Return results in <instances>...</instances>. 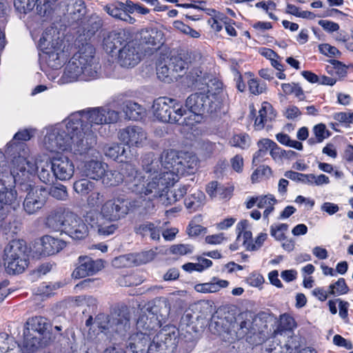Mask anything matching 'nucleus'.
I'll list each match as a JSON object with an SVG mask.
<instances>
[{"instance_id": "nucleus-17", "label": "nucleus", "mask_w": 353, "mask_h": 353, "mask_svg": "<svg viewBox=\"0 0 353 353\" xmlns=\"http://www.w3.org/2000/svg\"><path fill=\"white\" fill-rule=\"evenodd\" d=\"M51 169L55 179L60 181L70 179L74 172L73 162L65 156H57L51 160Z\"/></svg>"}, {"instance_id": "nucleus-5", "label": "nucleus", "mask_w": 353, "mask_h": 353, "mask_svg": "<svg viewBox=\"0 0 353 353\" xmlns=\"http://www.w3.org/2000/svg\"><path fill=\"white\" fill-rule=\"evenodd\" d=\"M177 343L184 353H189L194 348L196 340L190 332L182 333L177 340V334L174 331L163 329L154 336L148 353H179Z\"/></svg>"}, {"instance_id": "nucleus-20", "label": "nucleus", "mask_w": 353, "mask_h": 353, "mask_svg": "<svg viewBox=\"0 0 353 353\" xmlns=\"http://www.w3.org/2000/svg\"><path fill=\"white\" fill-rule=\"evenodd\" d=\"M66 245L64 241L50 235L42 236L37 244V252L41 256H49L58 253Z\"/></svg>"}, {"instance_id": "nucleus-11", "label": "nucleus", "mask_w": 353, "mask_h": 353, "mask_svg": "<svg viewBox=\"0 0 353 353\" xmlns=\"http://www.w3.org/2000/svg\"><path fill=\"white\" fill-rule=\"evenodd\" d=\"M132 206V202L123 196L108 200L101 207V219L108 221L119 220L126 215Z\"/></svg>"}, {"instance_id": "nucleus-54", "label": "nucleus", "mask_w": 353, "mask_h": 353, "mask_svg": "<svg viewBox=\"0 0 353 353\" xmlns=\"http://www.w3.org/2000/svg\"><path fill=\"white\" fill-rule=\"evenodd\" d=\"M330 294H345L349 292V288L347 285L345 281L343 278H340L339 280L329 286Z\"/></svg>"}, {"instance_id": "nucleus-22", "label": "nucleus", "mask_w": 353, "mask_h": 353, "mask_svg": "<svg viewBox=\"0 0 353 353\" xmlns=\"http://www.w3.org/2000/svg\"><path fill=\"white\" fill-rule=\"evenodd\" d=\"M131 313L127 306H122L113 312L114 332L125 336L130 329Z\"/></svg>"}, {"instance_id": "nucleus-2", "label": "nucleus", "mask_w": 353, "mask_h": 353, "mask_svg": "<svg viewBox=\"0 0 353 353\" xmlns=\"http://www.w3.org/2000/svg\"><path fill=\"white\" fill-rule=\"evenodd\" d=\"M34 132L32 128L19 130L7 144L6 153L12 158L10 175L14 183H24L37 170L34 158L23 143L33 137Z\"/></svg>"}, {"instance_id": "nucleus-40", "label": "nucleus", "mask_w": 353, "mask_h": 353, "mask_svg": "<svg viewBox=\"0 0 353 353\" xmlns=\"http://www.w3.org/2000/svg\"><path fill=\"white\" fill-rule=\"evenodd\" d=\"M24 339L21 346V350L23 353H32L39 346L41 339L30 333L29 331H24Z\"/></svg>"}, {"instance_id": "nucleus-23", "label": "nucleus", "mask_w": 353, "mask_h": 353, "mask_svg": "<svg viewBox=\"0 0 353 353\" xmlns=\"http://www.w3.org/2000/svg\"><path fill=\"white\" fill-rule=\"evenodd\" d=\"M137 39L143 48L157 49L163 42V34L156 28H146L139 32Z\"/></svg>"}, {"instance_id": "nucleus-21", "label": "nucleus", "mask_w": 353, "mask_h": 353, "mask_svg": "<svg viewBox=\"0 0 353 353\" xmlns=\"http://www.w3.org/2000/svg\"><path fill=\"white\" fill-rule=\"evenodd\" d=\"M145 309L150 316L157 317L159 320V325L162 321H165L170 313L171 305L168 298L159 297L150 302Z\"/></svg>"}, {"instance_id": "nucleus-18", "label": "nucleus", "mask_w": 353, "mask_h": 353, "mask_svg": "<svg viewBox=\"0 0 353 353\" xmlns=\"http://www.w3.org/2000/svg\"><path fill=\"white\" fill-rule=\"evenodd\" d=\"M136 46L134 41H130L119 50L117 59L121 66L131 68L140 61L141 55Z\"/></svg>"}, {"instance_id": "nucleus-51", "label": "nucleus", "mask_w": 353, "mask_h": 353, "mask_svg": "<svg viewBox=\"0 0 353 353\" xmlns=\"http://www.w3.org/2000/svg\"><path fill=\"white\" fill-rule=\"evenodd\" d=\"M38 0H14L15 9L20 13L27 14L33 10Z\"/></svg>"}, {"instance_id": "nucleus-7", "label": "nucleus", "mask_w": 353, "mask_h": 353, "mask_svg": "<svg viewBox=\"0 0 353 353\" xmlns=\"http://www.w3.org/2000/svg\"><path fill=\"white\" fill-rule=\"evenodd\" d=\"M79 114L80 119L77 121L79 126H89V131L94 133L99 125L117 123L119 120L120 112L108 107L94 108L88 110L74 112Z\"/></svg>"}, {"instance_id": "nucleus-47", "label": "nucleus", "mask_w": 353, "mask_h": 353, "mask_svg": "<svg viewBox=\"0 0 353 353\" xmlns=\"http://www.w3.org/2000/svg\"><path fill=\"white\" fill-rule=\"evenodd\" d=\"M248 226L247 220H242L236 225V231L238 232L237 241H243V244L247 248L248 243L252 241V234L250 231L246 230Z\"/></svg>"}, {"instance_id": "nucleus-37", "label": "nucleus", "mask_w": 353, "mask_h": 353, "mask_svg": "<svg viewBox=\"0 0 353 353\" xmlns=\"http://www.w3.org/2000/svg\"><path fill=\"white\" fill-rule=\"evenodd\" d=\"M47 320L42 316H34L28 319L25 324V330L32 331L40 336L43 335L48 329Z\"/></svg>"}, {"instance_id": "nucleus-29", "label": "nucleus", "mask_w": 353, "mask_h": 353, "mask_svg": "<svg viewBox=\"0 0 353 353\" xmlns=\"http://www.w3.org/2000/svg\"><path fill=\"white\" fill-rule=\"evenodd\" d=\"M61 6L74 21L81 19L85 13V6L83 0H63Z\"/></svg>"}, {"instance_id": "nucleus-16", "label": "nucleus", "mask_w": 353, "mask_h": 353, "mask_svg": "<svg viewBox=\"0 0 353 353\" xmlns=\"http://www.w3.org/2000/svg\"><path fill=\"white\" fill-rule=\"evenodd\" d=\"M190 68L186 70L185 79L188 85H193L201 81L203 78V70L201 68L203 57L199 51H190L188 56Z\"/></svg>"}, {"instance_id": "nucleus-19", "label": "nucleus", "mask_w": 353, "mask_h": 353, "mask_svg": "<svg viewBox=\"0 0 353 353\" xmlns=\"http://www.w3.org/2000/svg\"><path fill=\"white\" fill-rule=\"evenodd\" d=\"M103 268V261H94L88 256H81L79 257V265L74 270L72 275L75 278H83L96 274Z\"/></svg>"}, {"instance_id": "nucleus-49", "label": "nucleus", "mask_w": 353, "mask_h": 353, "mask_svg": "<svg viewBox=\"0 0 353 353\" xmlns=\"http://www.w3.org/2000/svg\"><path fill=\"white\" fill-rule=\"evenodd\" d=\"M156 256V252L150 250L139 253H132L134 265H139L151 261Z\"/></svg>"}, {"instance_id": "nucleus-13", "label": "nucleus", "mask_w": 353, "mask_h": 353, "mask_svg": "<svg viewBox=\"0 0 353 353\" xmlns=\"http://www.w3.org/2000/svg\"><path fill=\"white\" fill-rule=\"evenodd\" d=\"M118 137L121 141L130 148H141L148 140L147 132L139 125H128L121 129Z\"/></svg>"}, {"instance_id": "nucleus-44", "label": "nucleus", "mask_w": 353, "mask_h": 353, "mask_svg": "<svg viewBox=\"0 0 353 353\" xmlns=\"http://www.w3.org/2000/svg\"><path fill=\"white\" fill-rule=\"evenodd\" d=\"M228 284V281L219 280L214 283L197 284L195 286V290L201 293H214L219 291L221 288L227 287Z\"/></svg>"}, {"instance_id": "nucleus-14", "label": "nucleus", "mask_w": 353, "mask_h": 353, "mask_svg": "<svg viewBox=\"0 0 353 353\" xmlns=\"http://www.w3.org/2000/svg\"><path fill=\"white\" fill-rule=\"evenodd\" d=\"M30 186V190L23 201L24 210L32 214L41 210L46 202L47 192L46 189L39 186Z\"/></svg>"}, {"instance_id": "nucleus-36", "label": "nucleus", "mask_w": 353, "mask_h": 353, "mask_svg": "<svg viewBox=\"0 0 353 353\" xmlns=\"http://www.w3.org/2000/svg\"><path fill=\"white\" fill-rule=\"evenodd\" d=\"M180 54L177 56H173L170 59V67L172 72L178 73L179 76L186 72V70L190 68L189 59L186 57L188 53Z\"/></svg>"}, {"instance_id": "nucleus-32", "label": "nucleus", "mask_w": 353, "mask_h": 353, "mask_svg": "<svg viewBox=\"0 0 353 353\" xmlns=\"http://www.w3.org/2000/svg\"><path fill=\"white\" fill-rule=\"evenodd\" d=\"M252 321L249 319L242 320L239 324L236 331V336L238 339L245 338L246 341L252 345L261 343V340L256 341L258 334L252 332Z\"/></svg>"}, {"instance_id": "nucleus-50", "label": "nucleus", "mask_w": 353, "mask_h": 353, "mask_svg": "<svg viewBox=\"0 0 353 353\" xmlns=\"http://www.w3.org/2000/svg\"><path fill=\"white\" fill-rule=\"evenodd\" d=\"M94 183L87 179H81L74 183L73 188L76 192L81 195H85L94 188Z\"/></svg>"}, {"instance_id": "nucleus-52", "label": "nucleus", "mask_w": 353, "mask_h": 353, "mask_svg": "<svg viewBox=\"0 0 353 353\" xmlns=\"http://www.w3.org/2000/svg\"><path fill=\"white\" fill-rule=\"evenodd\" d=\"M313 132L316 137V141L312 138L308 140V143L311 145L314 144L316 142L321 143L325 139L327 138L330 135L329 132L326 130V127L324 124L320 123L316 125L313 128Z\"/></svg>"}, {"instance_id": "nucleus-3", "label": "nucleus", "mask_w": 353, "mask_h": 353, "mask_svg": "<svg viewBox=\"0 0 353 353\" xmlns=\"http://www.w3.org/2000/svg\"><path fill=\"white\" fill-rule=\"evenodd\" d=\"M98 69L94 49L87 44L70 59L59 82L65 84L79 80L89 81L97 77Z\"/></svg>"}, {"instance_id": "nucleus-26", "label": "nucleus", "mask_w": 353, "mask_h": 353, "mask_svg": "<svg viewBox=\"0 0 353 353\" xmlns=\"http://www.w3.org/2000/svg\"><path fill=\"white\" fill-rule=\"evenodd\" d=\"M159 320L154 316H150L147 310H141L136 323V330L150 332L153 334V331L159 328Z\"/></svg>"}, {"instance_id": "nucleus-8", "label": "nucleus", "mask_w": 353, "mask_h": 353, "mask_svg": "<svg viewBox=\"0 0 353 353\" xmlns=\"http://www.w3.org/2000/svg\"><path fill=\"white\" fill-rule=\"evenodd\" d=\"M3 260L9 274L23 272L28 265L27 247L23 241L13 240L4 249Z\"/></svg>"}, {"instance_id": "nucleus-62", "label": "nucleus", "mask_w": 353, "mask_h": 353, "mask_svg": "<svg viewBox=\"0 0 353 353\" xmlns=\"http://www.w3.org/2000/svg\"><path fill=\"white\" fill-rule=\"evenodd\" d=\"M85 221L92 228H98L99 225L103 221L101 216L99 217V214L95 210L88 211L85 216Z\"/></svg>"}, {"instance_id": "nucleus-63", "label": "nucleus", "mask_w": 353, "mask_h": 353, "mask_svg": "<svg viewBox=\"0 0 353 353\" xmlns=\"http://www.w3.org/2000/svg\"><path fill=\"white\" fill-rule=\"evenodd\" d=\"M157 74L158 78L165 82H170L172 80L170 77L171 68L170 64L168 65H164L159 66L157 70Z\"/></svg>"}, {"instance_id": "nucleus-1", "label": "nucleus", "mask_w": 353, "mask_h": 353, "mask_svg": "<svg viewBox=\"0 0 353 353\" xmlns=\"http://www.w3.org/2000/svg\"><path fill=\"white\" fill-rule=\"evenodd\" d=\"M198 158L192 153L169 150L159 157L154 153L145 154L141 159L143 172L130 163L124 165L128 177V188L141 196L150 198L162 195L180 176L194 173L198 166Z\"/></svg>"}, {"instance_id": "nucleus-28", "label": "nucleus", "mask_w": 353, "mask_h": 353, "mask_svg": "<svg viewBox=\"0 0 353 353\" xmlns=\"http://www.w3.org/2000/svg\"><path fill=\"white\" fill-rule=\"evenodd\" d=\"M296 326L294 319L287 314L281 315L279 321L276 328L273 332V336L276 337L278 335L283 336L284 337L292 338L293 335V330Z\"/></svg>"}, {"instance_id": "nucleus-33", "label": "nucleus", "mask_w": 353, "mask_h": 353, "mask_svg": "<svg viewBox=\"0 0 353 353\" xmlns=\"http://www.w3.org/2000/svg\"><path fill=\"white\" fill-rule=\"evenodd\" d=\"M2 185L3 187L0 189V202L6 205L10 211L11 209L16 210L20 204L17 191L14 188L4 186L3 183Z\"/></svg>"}, {"instance_id": "nucleus-43", "label": "nucleus", "mask_w": 353, "mask_h": 353, "mask_svg": "<svg viewBox=\"0 0 353 353\" xmlns=\"http://www.w3.org/2000/svg\"><path fill=\"white\" fill-rule=\"evenodd\" d=\"M259 150L256 151L252 159V163L257 165L267 155L268 150H270L271 145H273V141L269 139H263L260 140L257 143Z\"/></svg>"}, {"instance_id": "nucleus-15", "label": "nucleus", "mask_w": 353, "mask_h": 353, "mask_svg": "<svg viewBox=\"0 0 353 353\" xmlns=\"http://www.w3.org/2000/svg\"><path fill=\"white\" fill-rule=\"evenodd\" d=\"M63 232L74 239H82L88 235V228L81 217L70 211Z\"/></svg>"}, {"instance_id": "nucleus-10", "label": "nucleus", "mask_w": 353, "mask_h": 353, "mask_svg": "<svg viewBox=\"0 0 353 353\" xmlns=\"http://www.w3.org/2000/svg\"><path fill=\"white\" fill-rule=\"evenodd\" d=\"M185 107L190 112L199 117L205 112L213 113L221 108L220 101L215 94L208 90V93H194L190 94L185 101Z\"/></svg>"}, {"instance_id": "nucleus-58", "label": "nucleus", "mask_w": 353, "mask_h": 353, "mask_svg": "<svg viewBox=\"0 0 353 353\" xmlns=\"http://www.w3.org/2000/svg\"><path fill=\"white\" fill-rule=\"evenodd\" d=\"M174 27L180 30L181 32L189 35L192 38H199L200 37V33L188 26V25H185L181 21H175L173 23Z\"/></svg>"}, {"instance_id": "nucleus-53", "label": "nucleus", "mask_w": 353, "mask_h": 353, "mask_svg": "<svg viewBox=\"0 0 353 353\" xmlns=\"http://www.w3.org/2000/svg\"><path fill=\"white\" fill-rule=\"evenodd\" d=\"M38 176L40 180L46 184L53 183L55 175L52 171L51 163H46L39 171Z\"/></svg>"}, {"instance_id": "nucleus-38", "label": "nucleus", "mask_w": 353, "mask_h": 353, "mask_svg": "<svg viewBox=\"0 0 353 353\" xmlns=\"http://www.w3.org/2000/svg\"><path fill=\"white\" fill-rule=\"evenodd\" d=\"M205 199V196L203 192L199 190H193L185 199L184 203L190 212H194L204 204Z\"/></svg>"}, {"instance_id": "nucleus-45", "label": "nucleus", "mask_w": 353, "mask_h": 353, "mask_svg": "<svg viewBox=\"0 0 353 353\" xmlns=\"http://www.w3.org/2000/svg\"><path fill=\"white\" fill-rule=\"evenodd\" d=\"M123 111L129 119L137 121L141 119L143 108L137 103L128 101L125 102Z\"/></svg>"}, {"instance_id": "nucleus-64", "label": "nucleus", "mask_w": 353, "mask_h": 353, "mask_svg": "<svg viewBox=\"0 0 353 353\" xmlns=\"http://www.w3.org/2000/svg\"><path fill=\"white\" fill-rule=\"evenodd\" d=\"M320 52L328 57H337L340 54L339 50L328 43L321 44L319 46Z\"/></svg>"}, {"instance_id": "nucleus-6", "label": "nucleus", "mask_w": 353, "mask_h": 353, "mask_svg": "<svg viewBox=\"0 0 353 353\" xmlns=\"http://www.w3.org/2000/svg\"><path fill=\"white\" fill-rule=\"evenodd\" d=\"M39 46L46 54V61L49 67L52 69L61 67L68 57L63 34L57 28H47L39 39Z\"/></svg>"}, {"instance_id": "nucleus-42", "label": "nucleus", "mask_w": 353, "mask_h": 353, "mask_svg": "<svg viewBox=\"0 0 353 353\" xmlns=\"http://www.w3.org/2000/svg\"><path fill=\"white\" fill-rule=\"evenodd\" d=\"M101 179L105 186L112 187L121 184L123 181V176L117 170L106 168Z\"/></svg>"}, {"instance_id": "nucleus-25", "label": "nucleus", "mask_w": 353, "mask_h": 353, "mask_svg": "<svg viewBox=\"0 0 353 353\" xmlns=\"http://www.w3.org/2000/svg\"><path fill=\"white\" fill-rule=\"evenodd\" d=\"M128 35L124 30H113L110 32L104 38L103 46L108 53H113L114 50L122 48L125 43H128Z\"/></svg>"}, {"instance_id": "nucleus-48", "label": "nucleus", "mask_w": 353, "mask_h": 353, "mask_svg": "<svg viewBox=\"0 0 353 353\" xmlns=\"http://www.w3.org/2000/svg\"><path fill=\"white\" fill-rule=\"evenodd\" d=\"M227 321L219 314L212 315L209 325V328L214 334H220L226 330Z\"/></svg>"}, {"instance_id": "nucleus-9", "label": "nucleus", "mask_w": 353, "mask_h": 353, "mask_svg": "<svg viewBox=\"0 0 353 353\" xmlns=\"http://www.w3.org/2000/svg\"><path fill=\"white\" fill-rule=\"evenodd\" d=\"M154 116L162 122L182 123V117L186 114L181 105L174 103V100L167 97L155 99L152 107Z\"/></svg>"}, {"instance_id": "nucleus-56", "label": "nucleus", "mask_w": 353, "mask_h": 353, "mask_svg": "<svg viewBox=\"0 0 353 353\" xmlns=\"http://www.w3.org/2000/svg\"><path fill=\"white\" fill-rule=\"evenodd\" d=\"M288 230V225L281 223L272 225L270 227V234L277 241L285 239V232Z\"/></svg>"}, {"instance_id": "nucleus-24", "label": "nucleus", "mask_w": 353, "mask_h": 353, "mask_svg": "<svg viewBox=\"0 0 353 353\" xmlns=\"http://www.w3.org/2000/svg\"><path fill=\"white\" fill-rule=\"evenodd\" d=\"M150 332L136 330L128 339L127 353H145L143 349L150 343Z\"/></svg>"}, {"instance_id": "nucleus-34", "label": "nucleus", "mask_w": 353, "mask_h": 353, "mask_svg": "<svg viewBox=\"0 0 353 353\" xmlns=\"http://www.w3.org/2000/svg\"><path fill=\"white\" fill-rule=\"evenodd\" d=\"M94 322L100 330V333L97 334L98 338H102L103 335H111L114 332L113 312L110 315L99 314L95 317Z\"/></svg>"}, {"instance_id": "nucleus-55", "label": "nucleus", "mask_w": 353, "mask_h": 353, "mask_svg": "<svg viewBox=\"0 0 353 353\" xmlns=\"http://www.w3.org/2000/svg\"><path fill=\"white\" fill-rule=\"evenodd\" d=\"M230 143L234 147L246 149L250 145V139L246 134H235L230 140Z\"/></svg>"}, {"instance_id": "nucleus-39", "label": "nucleus", "mask_w": 353, "mask_h": 353, "mask_svg": "<svg viewBox=\"0 0 353 353\" xmlns=\"http://www.w3.org/2000/svg\"><path fill=\"white\" fill-rule=\"evenodd\" d=\"M187 191L188 187L186 185H183L178 188H175L169 192H166L165 190V192H163L162 195L157 196L156 198L161 197L163 203L165 205H169L181 199L187 193Z\"/></svg>"}, {"instance_id": "nucleus-12", "label": "nucleus", "mask_w": 353, "mask_h": 353, "mask_svg": "<svg viewBox=\"0 0 353 353\" xmlns=\"http://www.w3.org/2000/svg\"><path fill=\"white\" fill-rule=\"evenodd\" d=\"M72 148L74 154H85L92 150L97 143V137L94 133L89 131V126L84 125L83 128L79 126V129L72 134Z\"/></svg>"}, {"instance_id": "nucleus-60", "label": "nucleus", "mask_w": 353, "mask_h": 353, "mask_svg": "<svg viewBox=\"0 0 353 353\" xmlns=\"http://www.w3.org/2000/svg\"><path fill=\"white\" fill-rule=\"evenodd\" d=\"M170 253L176 255H184L192 253L193 247L188 244L173 245L169 249Z\"/></svg>"}, {"instance_id": "nucleus-57", "label": "nucleus", "mask_w": 353, "mask_h": 353, "mask_svg": "<svg viewBox=\"0 0 353 353\" xmlns=\"http://www.w3.org/2000/svg\"><path fill=\"white\" fill-rule=\"evenodd\" d=\"M49 194L57 200L65 201L68 197L66 187L63 185L51 187Z\"/></svg>"}, {"instance_id": "nucleus-31", "label": "nucleus", "mask_w": 353, "mask_h": 353, "mask_svg": "<svg viewBox=\"0 0 353 353\" xmlns=\"http://www.w3.org/2000/svg\"><path fill=\"white\" fill-rule=\"evenodd\" d=\"M70 213V211H66L62 209H57L52 211L47 216L46 220V225L54 230L63 232L66 216Z\"/></svg>"}, {"instance_id": "nucleus-27", "label": "nucleus", "mask_w": 353, "mask_h": 353, "mask_svg": "<svg viewBox=\"0 0 353 353\" xmlns=\"http://www.w3.org/2000/svg\"><path fill=\"white\" fill-rule=\"evenodd\" d=\"M103 10L112 17L129 24H134L137 21L130 14H127L125 12L124 5L121 1H117L107 4L103 7Z\"/></svg>"}, {"instance_id": "nucleus-41", "label": "nucleus", "mask_w": 353, "mask_h": 353, "mask_svg": "<svg viewBox=\"0 0 353 353\" xmlns=\"http://www.w3.org/2000/svg\"><path fill=\"white\" fill-rule=\"evenodd\" d=\"M137 234L145 236L150 235L151 239L159 241L160 239V230L153 223L146 222L135 228Z\"/></svg>"}, {"instance_id": "nucleus-61", "label": "nucleus", "mask_w": 353, "mask_h": 353, "mask_svg": "<svg viewBox=\"0 0 353 353\" xmlns=\"http://www.w3.org/2000/svg\"><path fill=\"white\" fill-rule=\"evenodd\" d=\"M249 90L251 93L254 94H260L264 92L266 90V85L265 83H260L256 79H251L248 81Z\"/></svg>"}, {"instance_id": "nucleus-46", "label": "nucleus", "mask_w": 353, "mask_h": 353, "mask_svg": "<svg viewBox=\"0 0 353 353\" xmlns=\"http://www.w3.org/2000/svg\"><path fill=\"white\" fill-rule=\"evenodd\" d=\"M102 152L109 158L116 160L120 156L125 154V149L122 145L117 143L105 144L102 147Z\"/></svg>"}, {"instance_id": "nucleus-30", "label": "nucleus", "mask_w": 353, "mask_h": 353, "mask_svg": "<svg viewBox=\"0 0 353 353\" xmlns=\"http://www.w3.org/2000/svg\"><path fill=\"white\" fill-rule=\"evenodd\" d=\"M106 168V163L97 160H90L84 163L83 172L87 177L99 180L103 176Z\"/></svg>"}, {"instance_id": "nucleus-4", "label": "nucleus", "mask_w": 353, "mask_h": 353, "mask_svg": "<svg viewBox=\"0 0 353 353\" xmlns=\"http://www.w3.org/2000/svg\"><path fill=\"white\" fill-rule=\"evenodd\" d=\"M79 114H71L61 123L46 129L44 145L50 152L67 151L72 148V134L79 129Z\"/></svg>"}, {"instance_id": "nucleus-35", "label": "nucleus", "mask_w": 353, "mask_h": 353, "mask_svg": "<svg viewBox=\"0 0 353 353\" xmlns=\"http://www.w3.org/2000/svg\"><path fill=\"white\" fill-rule=\"evenodd\" d=\"M274 117L275 114L271 104L268 102H263L259 111V116L255 119V128L256 130L263 129L265 123L274 119Z\"/></svg>"}, {"instance_id": "nucleus-59", "label": "nucleus", "mask_w": 353, "mask_h": 353, "mask_svg": "<svg viewBox=\"0 0 353 353\" xmlns=\"http://www.w3.org/2000/svg\"><path fill=\"white\" fill-rule=\"evenodd\" d=\"M132 254H128L116 257L112 261V264L116 268H124L133 266Z\"/></svg>"}]
</instances>
